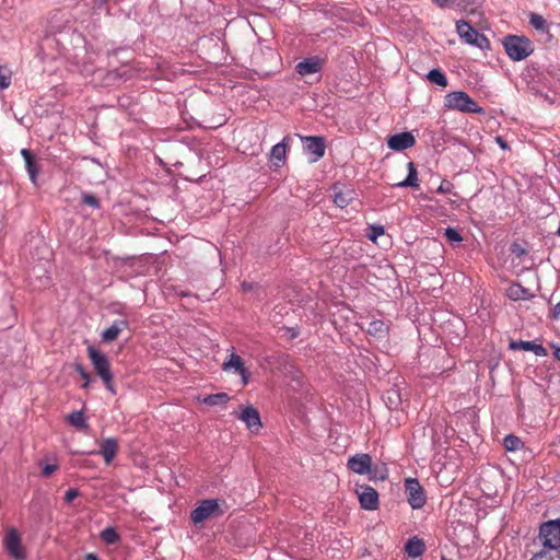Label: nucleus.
I'll list each match as a JSON object with an SVG mask.
<instances>
[{
	"mask_svg": "<svg viewBox=\"0 0 560 560\" xmlns=\"http://www.w3.org/2000/svg\"><path fill=\"white\" fill-rule=\"evenodd\" d=\"M222 370L226 372L233 371L234 373L238 374L242 377V384L244 386L249 382L250 372L244 366L243 359L234 352H232L223 362Z\"/></svg>",
	"mask_w": 560,
	"mask_h": 560,
	"instance_id": "8",
	"label": "nucleus"
},
{
	"mask_svg": "<svg viewBox=\"0 0 560 560\" xmlns=\"http://www.w3.org/2000/svg\"><path fill=\"white\" fill-rule=\"evenodd\" d=\"M238 418L245 422L247 429L253 433H258L262 427L260 415L253 406L243 409Z\"/></svg>",
	"mask_w": 560,
	"mask_h": 560,
	"instance_id": "13",
	"label": "nucleus"
},
{
	"mask_svg": "<svg viewBox=\"0 0 560 560\" xmlns=\"http://www.w3.org/2000/svg\"><path fill=\"white\" fill-rule=\"evenodd\" d=\"M495 142L500 145L501 149H509L508 142L500 136L495 137Z\"/></svg>",
	"mask_w": 560,
	"mask_h": 560,
	"instance_id": "45",
	"label": "nucleus"
},
{
	"mask_svg": "<svg viewBox=\"0 0 560 560\" xmlns=\"http://www.w3.org/2000/svg\"><path fill=\"white\" fill-rule=\"evenodd\" d=\"M101 538L108 545H114L119 540V535L113 527H107L102 530Z\"/></svg>",
	"mask_w": 560,
	"mask_h": 560,
	"instance_id": "30",
	"label": "nucleus"
},
{
	"mask_svg": "<svg viewBox=\"0 0 560 560\" xmlns=\"http://www.w3.org/2000/svg\"><path fill=\"white\" fill-rule=\"evenodd\" d=\"M128 326L127 322L124 320V319H120V320H115L113 323V325L108 328H106L103 332H102V339L103 341H106V342H112L114 340H116L119 336V334L126 329Z\"/></svg>",
	"mask_w": 560,
	"mask_h": 560,
	"instance_id": "21",
	"label": "nucleus"
},
{
	"mask_svg": "<svg viewBox=\"0 0 560 560\" xmlns=\"http://www.w3.org/2000/svg\"><path fill=\"white\" fill-rule=\"evenodd\" d=\"M445 236L450 242H460L463 240L458 231L453 228L445 230Z\"/></svg>",
	"mask_w": 560,
	"mask_h": 560,
	"instance_id": "35",
	"label": "nucleus"
},
{
	"mask_svg": "<svg viewBox=\"0 0 560 560\" xmlns=\"http://www.w3.org/2000/svg\"><path fill=\"white\" fill-rule=\"evenodd\" d=\"M200 117H202L201 120H197L196 124L199 125V126H202L205 128H209V129H215L220 126H222L225 121H226V115L223 114V115H220L219 117H207L205 114L200 115Z\"/></svg>",
	"mask_w": 560,
	"mask_h": 560,
	"instance_id": "25",
	"label": "nucleus"
},
{
	"mask_svg": "<svg viewBox=\"0 0 560 560\" xmlns=\"http://www.w3.org/2000/svg\"><path fill=\"white\" fill-rule=\"evenodd\" d=\"M301 140L304 143V150L313 155V161H318L325 154V139L323 137H313V136H300Z\"/></svg>",
	"mask_w": 560,
	"mask_h": 560,
	"instance_id": "10",
	"label": "nucleus"
},
{
	"mask_svg": "<svg viewBox=\"0 0 560 560\" xmlns=\"http://www.w3.org/2000/svg\"><path fill=\"white\" fill-rule=\"evenodd\" d=\"M389 326L382 319H374L368 324L366 332L376 338H385L388 334Z\"/></svg>",
	"mask_w": 560,
	"mask_h": 560,
	"instance_id": "22",
	"label": "nucleus"
},
{
	"mask_svg": "<svg viewBox=\"0 0 560 560\" xmlns=\"http://www.w3.org/2000/svg\"><path fill=\"white\" fill-rule=\"evenodd\" d=\"M407 168H408V176L406 177V179L395 184V186L419 188L420 184H419L418 172H417L415 163L408 162Z\"/></svg>",
	"mask_w": 560,
	"mask_h": 560,
	"instance_id": "23",
	"label": "nucleus"
},
{
	"mask_svg": "<svg viewBox=\"0 0 560 560\" xmlns=\"http://www.w3.org/2000/svg\"><path fill=\"white\" fill-rule=\"evenodd\" d=\"M21 155L23 156V159L25 161V166H26L27 173L30 175V179L32 180V183L35 184L38 172H39V167L37 165L35 156L32 153V151L28 149H22Z\"/></svg>",
	"mask_w": 560,
	"mask_h": 560,
	"instance_id": "20",
	"label": "nucleus"
},
{
	"mask_svg": "<svg viewBox=\"0 0 560 560\" xmlns=\"http://www.w3.org/2000/svg\"><path fill=\"white\" fill-rule=\"evenodd\" d=\"M83 202L88 206H91L93 208H97L98 207V200L95 196L93 195H84L83 196Z\"/></svg>",
	"mask_w": 560,
	"mask_h": 560,
	"instance_id": "38",
	"label": "nucleus"
},
{
	"mask_svg": "<svg viewBox=\"0 0 560 560\" xmlns=\"http://www.w3.org/2000/svg\"><path fill=\"white\" fill-rule=\"evenodd\" d=\"M347 467L358 475L369 474L372 467V457L365 453L355 454L348 459Z\"/></svg>",
	"mask_w": 560,
	"mask_h": 560,
	"instance_id": "11",
	"label": "nucleus"
},
{
	"mask_svg": "<svg viewBox=\"0 0 560 560\" xmlns=\"http://www.w3.org/2000/svg\"><path fill=\"white\" fill-rule=\"evenodd\" d=\"M512 252L516 254L517 256H522L525 254V250L517 244H513Z\"/></svg>",
	"mask_w": 560,
	"mask_h": 560,
	"instance_id": "46",
	"label": "nucleus"
},
{
	"mask_svg": "<svg viewBox=\"0 0 560 560\" xmlns=\"http://www.w3.org/2000/svg\"><path fill=\"white\" fill-rule=\"evenodd\" d=\"M446 105H475L474 101L462 91L450 93L446 96Z\"/></svg>",
	"mask_w": 560,
	"mask_h": 560,
	"instance_id": "24",
	"label": "nucleus"
},
{
	"mask_svg": "<svg viewBox=\"0 0 560 560\" xmlns=\"http://www.w3.org/2000/svg\"><path fill=\"white\" fill-rule=\"evenodd\" d=\"M441 8H453L456 3V0H432Z\"/></svg>",
	"mask_w": 560,
	"mask_h": 560,
	"instance_id": "41",
	"label": "nucleus"
},
{
	"mask_svg": "<svg viewBox=\"0 0 560 560\" xmlns=\"http://www.w3.org/2000/svg\"><path fill=\"white\" fill-rule=\"evenodd\" d=\"M539 538L544 547L558 549L560 547V518L544 523L539 529Z\"/></svg>",
	"mask_w": 560,
	"mask_h": 560,
	"instance_id": "4",
	"label": "nucleus"
},
{
	"mask_svg": "<svg viewBox=\"0 0 560 560\" xmlns=\"http://www.w3.org/2000/svg\"><path fill=\"white\" fill-rule=\"evenodd\" d=\"M453 184L448 180H443L441 185L438 188V192L447 194L451 192L453 189Z\"/></svg>",
	"mask_w": 560,
	"mask_h": 560,
	"instance_id": "40",
	"label": "nucleus"
},
{
	"mask_svg": "<svg viewBox=\"0 0 560 560\" xmlns=\"http://www.w3.org/2000/svg\"><path fill=\"white\" fill-rule=\"evenodd\" d=\"M86 560H97L96 556L92 555V553H89L86 556Z\"/></svg>",
	"mask_w": 560,
	"mask_h": 560,
	"instance_id": "50",
	"label": "nucleus"
},
{
	"mask_svg": "<svg viewBox=\"0 0 560 560\" xmlns=\"http://www.w3.org/2000/svg\"><path fill=\"white\" fill-rule=\"evenodd\" d=\"M427 79L431 83L436 84L442 88H445L447 85L446 75L440 69H432L431 71H429V73L427 74Z\"/></svg>",
	"mask_w": 560,
	"mask_h": 560,
	"instance_id": "27",
	"label": "nucleus"
},
{
	"mask_svg": "<svg viewBox=\"0 0 560 560\" xmlns=\"http://www.w3.org/2000/svg\"><path fill=\"white\" fill-rule=\"evenodd\" d=\"M223 512L220 510L218 500L208 499L191 511L190 518L194 524H200L212 516H220Z\"/></svg>",
	"mask_w": 560,
	"mask_h": 560,
	"instance_id": "5",
	"label": "nucleus"
},
{
	"mask_svg": "<svg viewBox=\"0 0 560 560\" xmlns=\"http://www.w3.org/2000/svg\"><path fill=\"white\" fill-rule=\"evenodd\" d=\"M509 347L511 350L532 351L537 357L547 355V349L545 347H542L541 345H537L533 341L511 340Z\"/></svg>",
	"mask_w": 560,
	"mask_h": 560,
	"instance_id": "17",
	"label": "nucleus"
},
{
	"mask_svg": "<svg viewBox=\"0 0 560 560\" xmlns=\"http://www.w3.org/2000/svg\"><path fill=\"white\" fill-rule=\"evenodd\" d=\"M3 542L5 550L12 558L15 560H24L26 558L21 536L15 528H9L7 530Z\"/></svg>",
	"mask_w": 560,
	"mask_h": 560,
	"instance_id": "7",
	"label": "nucleus"
},
{
	"mask_svg": "<svg viewBox=\"0 0 560 560\" xmlns=\"http://www.w3.org/2000/svg\"><path fill=\"white\" fill-rule=\"evenodd\" d=\"M357 493L362 509L368 511H375L378 509V493L373 487L368 485L360 486Z\"/></svg>",
	"mask_w": 560,
	"mask_h": 560,
	"instance_id": "9",
	"label": "nucleus"
},
{
	"mask_svg": "<svg viewBox=\"0 0 560 560\" xmlns=\"http://www.w3.org/2000/svg\"><path fill=\"white\" fill-rule=\"evenodd\" d=\"M290 137L287 136L280 143L272 147L270 152V160L276 166H280L284 163L287 156V148L289 145Z\"/></svg>",
	"mask_w": 560,
	"mask_h": 560,
	"instance_id": "18",
	"label": "nucleus"
},
{
	"mask_svg": "<svg viewBox=\"0 0 560 560\" xmlns=\"http://www.w3.org/2000/svg\"><path fill=\"white\" fill-rule=\"evenodd\" d=\"M508 294L513 300H520L524 298L525 290L520 284H512L508 290Z\"/></svg>",
	"mask_w": 560,
	"mask_h": 560,
	"instance_id": "33",
	"label": "nucleus"
},
{
	"mask_svg": "<svg viewBox=\"0 0 560 560\" xmlns=\"http://www.w3.org/2000/svg\"><path fill=\"white\" fill-rule=\"evenodd\" d=\"M466 5L472 7L471 11L480 7L483 0H462Z\"/></svg>",
	"mask_w": 560,
	"mask_h": 560,
	"instance_id": "43",
	"label": "nucleus"
},
{
	"mask_svg": "<svg viewBox=\"0 0 560 560\" xmlns=\"http://www.w3.org/2000/svg\"><path fill=\"white\" fill-rule=\"evenodd\" d=\"M320 69L322 60L317 57L306 58L295 67L296 72L302 77L317 73Z\"/></svg>",
	"mask_w": 560,
	"mask_h": 560,
	"instance_id": "15",
	"label": "nucleus"
},
{
	"mask_svg": "<svg viewBox=\"0 0 560 560\" xmlns=\"http://www.w3.org/2000/svg\"><path fill=\"white\" fill-rule=\"evenodd\" d=\"M12 73L7 67L0 66V89H7L11 84Z\"/></svg>",
	"mask_w": 560,
	"mask_h": 560,
	"instance_id": "32",
	"label": "nucleus"
},
{
	"mask_svg": "<svg viewBox=\"0 0 560 560\" xmlns=\"http://www.w3.org/2000/svg\"><path fill=\"white\" fill-rule=\"evenodd\" d=\"M118 450V441L114 438H107L101 441L97 454L102 455L104 462L109 465L117 456Z\"/></svg>",
	"mask_w": 560,
	"mask_h": 560,
	"instance_id": "14",
	"label": "nucleus"
},
{
	"mask_svg": "<svg viewBox=\"0 0 560 560\" xmlns=\"http://www.w3.org/2000/svg\"><path fill=\"white\" fill-rule=\"evenodd\" d=\"M555 348V358L560 362V347H553Z\"/></svg>",
	"mask_w": 560,
	"mask_h": 560,
	"instance_id": "47",
	"label": "nucleus"
},
{
	"mask_svg": "<svg viewBox=\"0 0 560 560\" xmlns=\"http://www.w3.org/2000/svg\"><path fill=\"white\" fill-rule=\"evenodd\" d=\"M405 551L410 558H419L425 551V544L423 539L418 536H413L405 544Z\"/></svg>",
	"mask_w": 560,
	"mask_h": 560,
	"instance_id": "19",
	"label": "nucleus"
},
{
	"mask_svg": "<svg viewBox=\"0 0 560 560\" xmlns=\"http://www.w3.org/2000/svg\"><path fill=\"white\" fill-rule=\"evenodd\" d=\"M75 370L79 373V375L84 380L82 388H88L91 382L90 374L81 365H78Z\"/></svg>",
	"mask_w": 560,
	"mask_h": 560,
	"instance_id": "36",
	"label": "nucleus"
},
{
	"mask_svg": "<svg viewBox=\"0 0 560 560\" xmlns=\"http://www.w3.org/2000/svg\"><path fill=\"white\" fill-rule=\"evenodd\" d=\"M88 355L93 364L96 374L102 378L107 390L113 395L116 394L114 386V375L110 371V363L105 354L98 351L95 347H88Z\"/></svg>",
	"mask_w": 560,
	"mask_h": 560,
	"instance_id": "1",
	"label": "nucleus"
},
{
	"mask_svg": "<svg viewBox=\"0 0 560 560\" xmlns=\"http://www.w3.org/2000/svg\"><path fill=\"white\" fill-rule=\"evenodd\" d=\"M529 23L535 30L542 32L547 30V22L544 19V16L539 14L532 13L529 18Z\"/></svg>",
	"mask_w": 560,
	"mask_h": 560,
	"instance_id": "31",
	"label": "nucleus"
},
{
	"mask_svg": "<svg viewBox=\"0 0 560 560\" xmlns=\"http://www.w3.org/2000/svg\"><path fill=\"white\" fill-rule=\"evenodd\" d=\"M334 190V202L339 208H346L354 199L355 192L350 187L343 186L342 188H339L337 185H335Z\"/></svg>",
	"mask_w": 560,
	"mask_h": 560,
	"instance_id": "16",
	"label": "nucleus"
},
{
	"mask_svg": "<svg viewBox=\"0 0 560 560\" xmlns=\"http://www.w3.org/2000/svg\"><path fill=\"white\" fill-rule=\"evenodd\" d=\"M58 469V466L56 464H47L42 469V475L44 477H49L51 474H54Z\"/></svg>",
	"mask_w": 560,
	"mask_h": 560,
	"instance_id": "39",
	"label": "nucleus"
},
{
	"mask_svg": "<svg viewBox=\"0 0 560 560\" xmlns=\"http://www.w3.org/2000/svg\"><path fill=\"white\" fill-rule=\"evenodd\" d=\"M67 421L79 430H86L89 428L83 411H73L67 416Z\"/></svg>",
	"mask_w": 560,
	"mask_h": 560,
	"instance_id": "26",
	"label": "nucleus"
},
{
	"mask_svg": "<svg viewBox=\"0 0 560 560\" xmlns=\"http://www.w3.org/2000/svg\"><path fill=\"white\" fill-rule=\"evenodd\" d=\"M385 232L384 230V226L382 225H371L369 228V233H368V237L372 241V242H376L377 237L383 235Z\"/></svg>",
	"mask_w": 560,
	"mask_h": 560,
	"instance_id": "34",
	"label": "nucleus"
},
{
	"mask_svg": "<svg viewBox=\"0 0 560 560\" xmlns=\"http://www.w3.org/2000/svg\"><path fill=\"white\" fill-rule=\"evenodd\" d=\"M456 32L458 36L468 45L476 46L480 49H486L490 46L488 38L483 34L476 31L466 21L460 20L456 22Z\"/></svg>",
	"mask_w": 560,
	"mask_h": 560,
	"instance_id": "3",
	"label": "nucleus"
},
{
	"mask_svg": "<svg viewBox=\"0 0 560 560\" xmlns=\"http://www.w3.org/2000/svg\"><path fill=\"white\" fill-rule=\"evenodd\" d=\"M416 143L413 135L409 131L395 133L387 139V145L394 151H404L412 148Z\"/></svg>",
	"mask_w": 560,
	"mask_h": 560,
	"instance_id": "12",
	"label": "nucleus"
},
{
	"mask_svg": "<svg viewBox=\"0 0 560 560\" xmlns=\"http://www.w3.org/2000/svg\"><path fill=\"white\" fill-rule=\"evenodd\" d=\"M242 288L244 291H248V290H252V284L247 283V282H243Z\"/></svg>",
	"mask_w": 560,
	"mask_h": 560,
	"instance_id": "48",
	"label": "nucleus"
},
{
	"mask_svg": "<svg viewBox=\"0 0 560 560\" xmlns=\"http://www.w3.org/2000/svg\"><path fill=\"white\" fill-rule=\"evenodd\" d=\"M551 318L560 319V301L552 308V311H551Z\"/></svg>",
	"mask_w": 560,
	"mask_h": 560,
	"instance_id": "44",
	"label": "nucleus"
},
{
	"mask_svg": "<svg viewBox=\"0 0 560 560\" xmlns=\"http://www.w3.org/2000/svg\"><path fill=\"white\" fill-rule=\"evenodd\" d=\"M405 491L407 494V501L412 509H421L425 502L427 497L423 487L416 478L405 479Z\"/></svg>",
	"mask_w": 560,
	"mask_h": 560,
	"instance_id": "6",
	"label": "nucleus"
},
{
	"mask_svg": "<svg viewBox=\"0 0 560 560\" xmlns=\"http://www.w3.org/2000/svg\"><path fill=\"white\" fill-rule=\"evenodd\" d=\"M506 55L514 61L527 58L534 51L533 43L525 36L509 35L503 40Z\"/></svg>",
	"mask_w": 560,
	"mask_h": 560,
	"instance_id": "2",
	"label": "nucleus"
},
{
	"mask_svg": "<svg viewBox=\"0 0 560 560\" xmlns=\"http://www.w3.org/2000/svg\"><path fill=\"white\" fill-rule=\"evenodd\" d=\"M230 400L226 393L211 394L203 398V404L207 406L225 405Z\"/></svg>",
	"mask_w": 560,
	"mask_h": 560,
	"instance_id": "28",
	"label": "nucleus"
},
{
	"mask_svg": "<svg viewBox=\"0 0 560 560\" xmlns=\"http://www.w3.org/2000/svg\"><path fill=\"white\" fill-rule=\"evenodd\" d=\"M530 560H545V557L541 553H537Z\"/></svg>",
	"mask_w": 560,
	"mask_h": 560,
	"instance_id": "49",
	"label": "nucleus"
},
{
	"mask_svg": "<svg viewBox=\"0 0 560 560\" xmlns=\"http://www.w3.org/2000/svg\"><path fill=\"white\" fill-rule=\"evenodd\" d=\"M186 115H187V113H186V112H183V113H182V116L184 117V119H185V120L187 119V118H186Z\"/></svg>",
	"mask_w": 560,
	"mask_h": 560,
	"instance_id": "51",
	"label": "nucleus"
},
{
	"mask_svg": "<svg viewBox=\"0 0 560 560\" xmlns=\"http://www.w3.org/2000/svg\"><path fill=\"white\" fill-rule=\"evenodd\" d=\"M503 445L506 451L513 452V451L521 448L523 443H522L521 439L517 438L516 435L509 434L504 438Z\"/></svg>",
	"mask_w": 560,
	"mask_h": 560,
	"instance_id": "29",
	"label": "nucleus"
},
{
	"mask_svg": "<svg viewBox=\"0 0 560 560\" xmlns=\"http://www.w3.org/2000/svg\"><path fill=\"white\" fill-rule=\"evenodd\" d=\"M79 491L74 488H70L65 493V501L71 503L75 498L79 497Z\"/></svg>",
	"mask_w": 560,
	"mask_h": 560,
	"instance_id": "37",
	"label": "nucleus"
},
{
	"mask_svg": "<svg viewBox=\"0 0 560 560\" xmlns=\"http://www.w3.org/2000/svg\"><path fill=\"white\" fill-rule=\"evenodd\" d=\"M459 110L462 112H465V113H475V114H480L483 112V107H470V106H467V107H457Z\"/></svg>",
	"mask_w": 560,
	"mask_h": 560,
	"instance_id": "42",
	"label": "nucleus"
}]
</instances>
